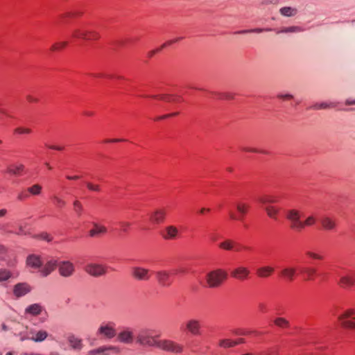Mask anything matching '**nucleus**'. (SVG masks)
<instances>
[{"instance_id": "bb28decb", "label": "nucleus", "mask_w": 355, "mask_h": 355, "mask_svg": "<svg viewBox=\"0 0 355 355\" xmlns=\"http://www.w3.org/2000/svg\"><path fill=\"white\" fill-rule=\"evenodd\" d=\"M281 275L286 280L292 282L296 275V268L293 266L284 268L281 270Z\"/></svg>"}, {"instance_id": "e2e57ef3", "label": "nucleus", "mask_w": 355, "mask_h": 355, "mask_svg": "<svg viewBox=\"0 0 355 355\" xmlns=\"http://www.w3.org/2000/svg\"><path fill=\"white\" fill-rule=\"evenodd\" d=\"M49 148L57 150H62L63 147L62 146H47Z\"/></svg>"}, {"instance_id": "5fc2aeb1", "label": "nucleus", "mask_w": 355, "mask_h": 355, "mask_svg": "<svg viewBox=\"0 0 355 355\" xmlns=\"http://www.w3.org/2000/svg\"><path fill=\"white\" fill-rule=\"evenodd\" d=\"M272 31L271 28H257L250 29L251 33H262L263 31Z\"/></svg>"}, {"instance_id": "c9c22d12", "label": "nucleus", "mask_w": 355, "mask_h": 355, "mask_svg": "<svg viewBox=\"0 0 355 355\" xmlns=\"http://www.w3.org/2000/svg\"><path fill=\"white\" fill-rule=\"evenodd\" d=\"M274 323L276 326L280 328H288L290 325L289 322L284 318H277L274 320Z\"/></svg>"}, {"instance_id": "bf43d9fd", "label": "nucleus", "mask_w": 355, "mask_h": 355, "mask_svg": "<svg viewBox=\"0 0 355 355\" xmlns=\"http://www.w3.org/2000/svg\"><path fill=\"white\" fill-rule=\"evenodd\" d=\"M242 150L243 151H246V152H251V153H258L259 151L255 149V148H247V147H244L242 148Z\"/></svg>"}, {"instance_id": "423d86ee", "label": "nucleus", "mask_w": 355, "mask_h": 355, "mask_svg": "<svg viewBox=\"0 0 355 355\" xmlns=\"http://www.w3.org/2000/svg\"><path fill=\"white\" fill-rule=\"evenodd\" d=\"M59 275L65 278L70 277L75 272V266L70 261H60L58 265Z\"/></svg>"}, {"instance_id": "39448f33", "label": "nucleus", "mask_w": 355, "mask_h": 355, "mask_svg": "<svg viewBox=\"0 0 355 355\" xmlns=\"http://www.w3.org/2000/svg\"><path fill=\"white\" fill-rule=\"evenodd\" d=\"M114 326L115 324L111 322L102 323L97 330V334L105 338L112 339L116 336Z\"/></svg>"}, {"instance_id": "6e6d98bb", "label": "nucleus", "mask_w": 355, "mask_h": 355, "mask_svg": "<svg viewBox=\"0 0 355 355\" xmlns=\"http://www.w3.org/2000/svg\"><path fill=\"white\" fill-rule=\"evenodd\" d=\"M26 99L30 103H37L39 101L37 98H36L32 95H27Z\"/></svg>"}, {"instance_id": "de8ad7c7", "label": "nucleus", "mask_w": 355, "mask_h": 355, "mask_svg": "<svg viewBox=\"0 0 355 355\" xmlns=\"http://www.w3.org/2000/svg\"><path fill=\"white\" fill-rule=\"evenodd\" d=\"M53 200H54L55 205L58 208H62L66 205V202L57 196H54L53 197Z\"/></svg>"}, {"instance_id": "3c124183", "label": "nucleus", "mask_w": 355, "mask_h": 355, "mask_svg": "<svg viewBox=\"0 0 355 355\" xmlns=\"http://www.w3.org/2000/svg\"><path fill=\"white\" fill-rule=\"evenodd\" d=\"M182 39V37H177L175 39H173V40H168L167 41L166 43L163 44L162 46H161V49H164L168 46H170L174 43H176L178 42H179L180 40H181Z\"/></svg>"}, {"instance_id": "4468645a", "label": "nucleus", "mask_w": 355, "mask_h": 355, "mask_svg": "<svg viewBox=\"0 0 355 355\" xmlns=\"http://www.w3.org/2000/svg\"><path fill=\"white\" fill-rule=\"evenodd\" d=\"M117 340L122 343L131 344L134 341V333L130 327H124L117 334Z\"/></svg>"}, {"instance_id": "a18cd8bd", "label": "nucleus", "mask_w": 355, "mask_h": 355, "mask_svg": "<svg viewBox=\"0 0 355 355\" xmlns=\"http://www.w3.org/2000/svg\"><path fill=\"white\" fill-rule=\"evenodd\" d=\"M86 187L91 191L100 192L101 190L99 184H94L90 182H86Z\"/></svg>"}, {"instance_id": "f03ea898", "label": "nucleus", "mask_w": 355, "mask_h": 355, "mask_svg": "<svg viewBox=\"0 0 355 355\" xmlns=\"http://www.w3.org/2000/svg\"><path fill=\"white\" fill-rule=\"evenodd\" d=\"M227 278V273L221 268L213 270L207 273L205 279L209 288H218L222 285Z\"/></svg>"}, {"instance_id": "ddd939ff", "label": "nucleus", "mask_w": 355, "mask_h": 355, "mask_svg": "<svg viewBox=\"0 0 355 355\" xmlns=\"http://www.w3.org/2000/svg\"><path fill=\"white\" fill-rule=\"evenodd\" d=\"M85 270L93 277H99L106 273V268L104 266L94 263H88Z\"/></svg>"}, {"instance_id": "4c0bfd02", "label": "nucleus", "mask_w": 355, "mask_h": 355, "mask_svg": "<svg viewBox=\"0 0 355 355\" xmlns=\"http://www.w3.org/2000/svg\"><path fill=\"white\" fill-rule=\"evenodd\" d=\"M219 345L221 347L229 348L236 346V343H234V340L230 339H223L220 340Z\"/></svg>"}, {"instance_id": "0e129e2a", "label": "nucleus", "mask_w": 355, "mask_h": 355, "mask_svg": "<svg viewBox=\"0 0 355 355\" xmlns=\"http://www.w3.org/2000/svg\"><path fill=\"white\" fill-rule=\"evenodd\" d=\"M66 178L67 180H76L79 179V176H78V175H74V176L67 175Z\"/></svg>"}, {"instance_id": "412c9836", "label": "nucleus", "mask_w": 355, "mask_h": 355, "mask_svg": "<svg viewBox=\"0 0 355 355\" xmlns=\"http://www.w3.org/2000/svg\"><path fill=\"white\" fill-rule=\"evenodd\" d=\"M179 234V230L177 227L174 225H168L165 227L162 233V237L166 240H174Z\"/></svg>"}, {"instance_id": "a19ab883", "label": "nucleus", "mask_w": 355, "mask_h": 355, "mask_svg": "<svg viewBox=\"0 0 355 355\" xmlns=\"http://www.w3.org/2000/svg\"><path fill=\"white\" fill-rule=\"evenodd\" d=\"M11 277V273L6 269H0V282H5Z\"/></svg>"}, {"instance_id": "052dcab7", "label": "nucleus", "mask_w": 355, "mask_h": 355, "mask_svg": "<svg viewBox=\"0 0 355 355\" xmlns=\"http://www.w3.org/2000/svg\"><path fill=\"white\" fill-rule=\"evenodd\" d=\"M259 309L261 312H266V306L263 303H260L258 306Z\"/></svg>"}, {"instance_id": "a211bd4d", "label": "nucleus", "mask_w": 355, "mask_h": 355, "mask_svg": "<svg viewBox=\"0 0 355 355\" xmlns=\"http://www.w3.org/2000/svg\"><path fill=\"white\" fill-rule=\"evenodd\" d=\"M157 282L164 287H168L171 285L170 274L166 270H159L155 273Z\"/></svg>"}, {"instance_id": "4be33fe9", "label": "nucleus", "mask_w": 355, "mask_h": 355, "mask_svg": "<svg viewBox=\"0 0 355 355\" xmlns=\"http://www.w3.org/2000/svg\"><path fill=\"white\" fill-rule=\"evenodd\" d=\"M29 334L30 337H28V339L35 343L42 342L48 336V332L45 330H40L37 331L31 330Z\"/></svg>"}, {"instance_id": "dca6fc26", "label": "nucleus", "mask_w": 355, "mask_h": 355, "mask_svg": "<svg viewBox=\"0 0 355 355\" xmlns=\"http://www.w3.org/2000/svg\"><path fill=\"white\" fill-rule=\"evenodd\" d=\"M166 211L164 209H156L150 214V220L153 224H159L164 221Z\"/></svg>"}, {"instance_id": "58836bf2", "label": "nucleus", "mask_w": 355, "mask_h": 355, "mask_svg": "<svg viewBox=\"0 0 355 355\" xmlns=\"http://www.w3.org/2000/svg\"><path fill=\"white\" fill-rule=\"evenodd\" d=\"M153 98H159V99L162 100V101H167V102H175V101H178L179 100V98H177V97H174L173 96H170V95H166V94H163V95H160V96H152Z\"/></svg>"}, {"instance_id": "393cba45", "label": "nucleus", "mask_w": 355, "mask_h": 355, "mask_svg": "<svg viewBox=\"0 0 355 355\" xmlns=\"http://www.w3.org/2000/svg\"><path fill=\"white\" fill-rule=\"evenodd\" d=\"M320 223L324 230L327 231L333 230L336 227V223L332 218L325 216L320 218Z\"/></svg>"}, {"instance_id": "2f4dec72", "label": "nucleus", "mask_w": 355, "mask_h": 355, "mask_svg": "<svg viewBox=\"0 0 355 355\" xmlns=\"http://www.w3.org/2000/svg\"><path fill=\"white\" fill-rule=\"evenodd\" d=\"M279 13L284 17H293L297 15V9L290 6H285L279 9Z\"/></svg>"}, {"instance_id": "338daca9", "label": "nucleus", "mask_w": 355, "mask_h": 355, "mask_svg": "<svg viewBox=\"0 0 355 355\" xmlns=\"http://www.w3.org/2000/svg\"><path fill=\"white\" fill-rule=\"evenodd\" d=\"M245 339H243V338H239L236 340H234V343H236V345L245 343Z\"/></svg>"}, {"instance_id": "f704fd0d", "label": "nucleus", "mask_w": 355, "mask_h": 355, "mask_svg": "<svg viewBox=\"0 0 355 355\" xmlns=\"http://www.w3.org/2000/svg\"><path fill=\"white\" fill-rule=\"evenodd\" d=\"M303 31V29L300 26H290V27H284L281 30L277 31V34L279 33H299Z\"/></svg>"}, {"instance_id": "72a5a7b5", "label": "nucleus", "mask_w": 355, "mask_h": 355, "mask_svg": "<svg viewBox=\"0 0 355 355\" xmlns=\"http://www.w3.org/2000/svg\"><path fill=\"white\" fill-rule=\"evenodd\" d=\"M316 223V218L313 215L308 216L304 221H301L302 225L299 228V231H301L306 226H312Z\"/></svg>"}, {"instance_id": "f257e3e1", "label": "nucleus", "mask_w": 355, "mask_h": 355, "mask_svg": "<svg viewBox=\"0 0 355 355\" xmlns=\"http://www.w3.org/2000/svg\"><path fill=\"white\" fill-rule=\"evenodd\" d=\"M154 330L148 328L141 329L136 336V343L146 347H155L157 348L159 336L153 335Z\"/></svg>"}, {"instance_id": "5701e85b", "label": "nucleus", "mask_w": 355, "mask_h": 355, "mask_svg": "<svg viewBox=\"0 0 355 355\" xmlns=\"http://www.w3.org/2000/svg\"><path fill=\"white\" fill-rule=\"evenodd\" d=\"M26 264L34 269H40L42 266V261L39 256L31 254L27 257Z\"/></svg>"}, {"instance_id": "8fccbe9b", "label": "nucleus", "mask_w": 355, "mask_h": 355, "mask_svg": "<svg viewBox=\"0 0 355 355\" xmlns=\"http://www.w3.org/2000/svg\"><path fill=\"white\" fill-rule=\"evenodd\" d=\"M182 39V37H177L175 39H173V40H168L167 41L166 43L163 44L162 46H161V49H164L168 46H170L174 43H176L178 42H179L180 40H181Z\"/></svg>"}, {"instance_id": "20e7f679", "label": "nucleus", "mask_w": 355, "mask_h": 355, "mask_svg": "<svg viewBox=\"0 0 355 355\" xmlns=\"http://www.w3.org/2000/svg\"><path fill=\"white\" fill-rule=\"evenodd\" d=\"M157 348L175 354L181 353L183 351L182 345L171 340H159Z\"/></svg>"}, {"instance_id": "ea45409f", "label": "nucleus", "mask_w": 355, "mask_h": 355, "mask_svg": "<svg viewBox=\"0 0 355 355\" xmlns=\"http://www.w3.org/2000/svg\"><path fill=\"white\" fill-rule=\"evenodd\" d=\"M107 348L101 347L95 349H92L87 352L86 355H105Z\"/></svg>"}, {"instance_id": "aec40b11", "label": "nucleus", "mask_w": 355, "mask_h": 355, "mask_svg": "<svg viewBox=\"0 0 355 355\" xmlns=\"http://www.w3.org/2000/svg\"><path fill=\"white\" fill-rule=\"evenodd\" d=\"M31 291V287L26 283L17 284L13 288V293L17 297L24 296Z\"/></svg>"}, {"instance_id": "09e8293b", "label": "nucleus", "mask_w": 355, "mask_h": 355, "mask_svg": "<svg viewBox=\"0 0 355 355\" xmlns=\"http://www.w3.org/2000/svg\"><path fill=\"white\" fill-rule=\"evenodd\" d=\"M34 237L35 239L45 240V241H46L48 242H49V241H51L52 240L51 236L49 234H47L46 232H43L42 234L35 235V236H34Z\"/></svg>"}, {"instance_id": "6ab92c4d", "label": "nucleus", "mask_w": 355, "mask_h": 355, "mask_svg": "<svg viewBox=\"0 0 355 355\" xmlns=\"http://www.w3.org/2000/svg\"><path fill=\"white\" fill-rule=\"evenodd\" d=\"M58 262L55 259H51L43 267H41L39 271L42 277H46L58 267Z\"/></svg>"}, {"instance_id": "b1692460", "label": "nucleus", "mask_w": 355, "mask_h": 355, "mask_svg": "<svg viewBox=\"0 0 355 355\" xmlns=\"http://www.w3.org/2000/svg\"><path fill=\"white\" fill-rule=\"evenodd\" d=\"M67 341L71 349L74 350H81L83 347V340L73 334L68 336Z\"/></svg>"}, {"instance_id": "6e6552de", "label": "nucleus", "mask_w": 355, "mask_h": 355, "mask_svg": "<svg viewBox=\"0 0 355 355\" xmlns=\"http://www.w3.org/2000/svg\"><path fill=\"white\" fill-rule=\"evenodd\" d=\"M236 209L238 211V215L234 214L233 212L230 213V216L233 220H243L245 216L247 214L250 205L244 202L238 201L235 203Z\"/></svg>"}, {"instance_id": "49530a36", "label": "nucleus", "mask_w": 355, "mask_h": 355, "mask_svg": "<svg viewBox=\"0 0 355 355\" xmlns=\"http://www.w3.org/2000/svg\"><path fill=\"white\" fill-rule=\"evenodd\" d=\"M14 132L19 135H29L32 132V130L31 128H28L18 127L14 130Z\"/></svg>"}, {"instance_id": "a878e982", "label": "nucleus", "mask_w": 355, "mask_h": 355, "mask_svg": "<svg viewBox=\"0 0 355 355\" xmlns=\"http://www.w3.org/2000/svg\"><path fill=\"white\" fill-rule=\"evenodd\" d=\"M43 307L37 303L28 306L24 311V313L32 316H37L41 314Z\"/></svg>"}, {"instance_id": "4d7b16f0", "label": "nucleus", "mask_w": 355, "mask_h": 355, "mask_svg": "<svg viewBox=\"0 0 355 355\" xmlns=\"http://www.w3.org/2000/svg\"><path fill=\"white\" fill-rule=\"evenodd\" d=\"M121 225L123 227L124 232L127 231V229L130 226V223L128 222H121Z\"/></svg>"}, {"instance_id": "603ef678", "label": "nucleus", "mask_w": 355, "mask_h": 355, "mask_svg": "<svg viewBox=\"0 0 355 355\" xmlns=\"http://www.w3.org/2000/svg\"><path fill=\"white\" fill-rule=\"evenodd\" d=\"M306 254L309 256L310 257L315 259H322V257L317 253L313 252H307Z\"/></svg>"}, {"instance_id": "2eb2a0df", "label": "nucleus", "mask_w": 355, "mask_h": 355, "mask_svg": "<svg viewBox=\"0 0 355 355\" xmlns=\"http://www.w3.org/2000/svg\"><path fill=\"white\" fill-rule=\"evenodd\" d=\"M186 329L193 336H199L201 334L200 321L196 318H191L186 322Z\"/></svg>"}, {"instance_id": "7ed1b4c3", "label": "nucleus", "mask_w": 355, "mask_h": 355, "mask_svg": "<svg viewBox=\"0 0 355 355\" xmlns=\"http://www.w3.org/2000/svg\"><path fill=\"white\" fill-rule=\"evenodd\" d=\"M72 37L84 40H97L100 38L99 33L93 30H87L84 26L74 28L71 32Z\"/></svg>"}, {"instance_id": "79ce46f5", "label": "nucleus", "mask_w": 355, "mask_h": 355, "mask_svg": "<svg viewBox=\"0 0 355 355\" xmlns=\"http://www.w3.org/2000/svg\"><path fill=\"white\" fill-rule=\"evenodd\" d=\"M67 44H68V42L67 41L59 42H57V43H55L54 44H53L51 48V50L53 51H60V50L65 48L67 46Z\"/></svg>"}, {"instance_id": "c756f323", "label": "nucleus", "mask_w": 355, "mask_h": 355, "mask_svg": "<svg viewBox=\"0 0 355 355\" xmlns=\"http://www.w3.org/2000/svg\"><path fill=\"white\" fill-rule=\"evenodd\" d=\"M24 170V165L22 164H14L8 167L7 173L19 176Z\"/></svg>"}, {"instance_id": "c03bdc74", "label": "nucleus", "mask_w": 355, "mask_h": 355, "mask_svg": "<svg viewBox=\"0 0 355 355\" xmlns=\"http://www.w3.org/2000/svg\"><path fill=\"white\" fill-rule=\"evenodd\" d=\"M42 187L39 184H34L28 188V191L33 195H39L41 193Z\"/></svg>"}, {"instance_id": "f8f14e48", "label": "nucleus", "mask_w": 355, "mask_h": 355, "mask_svg": "<svg viewBox=\"0 0 355 355\" xmlns=\"http://www.w3.org/2000/svg\"><path fill=\"white\" fill-rule=\"evenodd\" d=\"M338 284L342 288H349L355 284V271L348 270L341 275Z\"/></svg>"}, {"instance_id": "37998d69", "label": "nucleus", "mask_w": 355, "mask_h": 355, "mask_svg": "<svg viewBox=\"0 0 355 355\" xmlns=\"http://www.w3.org/2000/svg\"><path fill=\"white\" fill-rule=\"evenodd\" d=\"M302 271L307 275L306 279H312L313 277L316 272V269L314 268H304Z\"/></svg>"}, {"instance_id": "774afa93", "label": "nucleus", "mask_w": 355, "mask_h": 355, "mask_svg": "<svg viewBox=\"0 0 355 355\" xmlns=\"http://www.w3.org/2000/svg\"><path fill=\"white\" fill-rule=\"evenodd\" d=\"M7 214V210L6 209H0V218L3 217Z\"/></svg>"}, {"instance_id": "c85d7f7f", "label": "nucleus", "mask_w": 355, "mask_h": 355, "mask_svg": "<svg viewBox=\"0 0 355 355\" xmlns=\"http://www.w3.org/2000/svg\"><path fill=\"white\" fill-rule=\"evenodd\" d=\"M267 216L274 220H277L280 209L272 205H268L263 207Z\"/></svg>"}, {"instance_id": "13d9d810", "label": "nucleus", "mask_w": 355, "mask_h": 355, "mask_svg": "<svg viewBox=\"0 0 355 355\" xmlns=\"http://www.w3.org/2000/svg\"><path fill=\"white\" fill-rule=\"evenodd\" d=\"M178 114V112H174V113H172V114H170L163 115V116L157 118V120L164 119H166V118L170 117V116H176Z\"/></svg>"}, {"instance_id": "680f3d73", "label": "nucleus", "mask_w": 355, "mask_h": 355, "mask_svg": "<svg viewBox=\"0 0 355 355\" xmlns=\"http://www.w3.org/2000/svg\"><path fill=\"white\" fill-rule=\"evenodd\" d=\"M162 49L159 48L157 49H155V50H152L150 51L149 53H148V57H153L157 52L161 51Z\"/></svg>"}, {"instance_id": "e433bc0d", "label": "nucleus", "mask_w": 355, "mask_h": 355, "mask_svg": "<svg viewBox=\"0 0 355 355\" xmlns=\"http://www.w3.org/2000/svg\"><path fill=\"white\" fill-rule=\"evenodd\" d=\"M73 207L74 211L76 212L77 216L78 217H80L82 215V213L83 211V205L81 204V202L79 200H76L73 202Z\"/></svg>"}, {"instance_id": "69168bd1", "label": "nucleus", "mask_w": 355, "mask_h": 355, "mask_svg": "<svg viewBox=\"0 0 355 355\" xmlns=\"http://www.w3.org/2000/svg\"><path fill=\"white\" fill-rule=\"evenodd\" d=\"M26 233L25 232L24 230V227L20 225L19 227V232H17V234H26Z\"/></svg>"}, {"instance_id": "864d4df0", "label": "nucleus", "mask_w": 355, "mask_h": 355, "mask_svg": "<svg viewBox=\"0 0 355 355\" xmlns=\"http://www.w3.org/2000/svg\"><path fill=\"white\" fill-rule=\"evenodd\" d=\"M277 97L279 98H282L283 100H291L293 98V95L289 94H279L277 95Z\"/></svg>"}, {"instance_id": "f3484780", "label": "nucleus", "mask_w": 355, "mask_h": 355, "mask_svg": "<svg viewBox=\"0 0 355 355\" xmlns=\"http://www.w3.org/2000/svg\"><path fill=\"white\" fill-rule=\"evenodd\" d=\"M107 232V228L101 224L94 222L92 223V228L89 231L90 237H98L103 236Z\"/></svg>"}, {"instance_id": "9b49d317", "label": "nucleus", "mask_w": 355, "mask_h": 355, "mask_svg": "<svg viewBox=\"0 0 355 355\" xmlns=\"http://www.w3.org/2000/svg\"><path fill=\"white\" fill-rule=\"evenodd\" d=\"M250 275V270L244 266H239L231 271V276L239 281L248 279Z\"/></svg>"}, {"instance_id": "9d476101", "label": "nucleus", "mask_w": 355, "mask_h": 355, "mask_svg": "<svg viewBox=\"0 0 355 355\" xmlns=\"http://www.w3.org/2000/svg\"><path fill=\"white\" fill-rule=\"evenodd\" d=\"M131 275L137 281H148L150 278V270L139 266L132 268Z\"/></svg>"}, {"instance_id": "473e14b6", "label": "nucleus", "mask_w": 355, "mask_h": 355, "mask_svg": "<svg viewBox=\"0 0 355 355\" xmlns=\"http://www.w3.org/2000/svg\"><path fill=\"white\" fill-rule=\"evenodd\" d=\"M236 245H238V244L234 241L230 239H226L223 242L220 243L218 247L220 249L230 251L233 250Z\"/></svg>"}, {"instance_id": "1a4fd4ad", "label": "nucleus", "mask_w": 355, "mask_h": 355, "mask_svg": "<svg viewBox=\"0 0 355 355\" xmlns=\"http://www.w3.org/2000/svg\"><path fill=\"white\" fill-rule=\"evenodd\" d=\"M286 218L291 222V228L299 231L302 225L300 211L297 209H289L287 211Z\"/></svg>"}, {"instance_id": "cd10ccee", "label": "nucleus", "mask_w": 355, "mask_h": 355, "mask_svg": "<svg viewBox=\"0 0 355 355\" xmlns=\"http://www.w3.org/2000/svg\"><path fill=\"white\" fill-rule=\"evenodd\" d=\"M275 271L273 267L265 266L257 269V275L260 278H267L270 277Z\"/></svg>"}, {"instance_id": "0eeeda50", "label": "nucleus", "mask_w": 355, "mask_h": 355, "mask_svg": "<svg viewBox=\"0 0 355 355\" xmlns=\"http://www.w3.org/2000/svg\"><path fill=\"white\" fill-rule=\"evenodd\" d=\"M338 320L343 327L355 329V310H347L343 315L338 317Z\"/></svg>"}, {"instance_id": "7c9ffc66", "label": "nucleus", "mask_w": 355, "mask_h": 355, "mask_svg": "<svg viewBox=\"0 0 355 355\" xmlns=\"http://www.w3.org/2000/svg\"><path fill=\"white\" fill-rule=\"evenodd\" d=\"M259 201L263 206H267L277 202L278 198L272 195H264L259 198Z\"/></svg>"}]
</instances>
